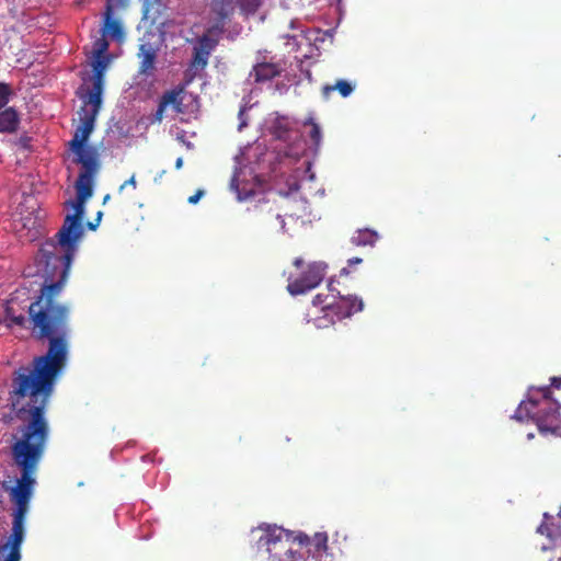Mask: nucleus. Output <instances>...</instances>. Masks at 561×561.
<instances>
[{
	"mask_svg": "<svg viewBox=\"0 0 561 561\" xmlns=\"http://www.w3.org/2000/svg\"><path fill=\"white\" fill-rule=\"evenodd\" d=\"M102 31L104 36H108L111 39L118 43L123 42L125 38L123 25L119 20L112 18V7L110 4L106 7Z\"/></svg>",
	"mask_w": 561,
	"mask_h": 561,
	"instance_id": "nucleus-14",
	"label": "nucleus"
},
{
	"mask_svg": "<svg viewBox=\"0 0 561 561\" xmlns=\"http://www.w3.org/2000/svg\"><path fill=\"white\" fill-rule=\"evenodd\" d=\"M355 90V84L345 79H339L334 84H325L321 88V95L329 100L333 92L337 91L342 98L350 96Z\"/></svg>",
	"mask_w": 561,
	"mask_h": 561,
	"instance_id": "nucleus-15",
	"label": "nucleus"
},
{
	"mask_svg": "<svg viewBox=\"0 0 561 561\" xmlns=\"http://www.w3.org/2000/svg\"><path fill=\"white\" fill-rule=\"evenodd\" d=\"M527 437L530 439V438H533V437H534V434H533V433H529V434L527 435Z\"/></svg>",
	"mask_w": 561,
	"mask_h": 561,
	"instance_id": "nucleus-34",
	"label": "nucleus"
},
{
	"mask_svg": "<svg viewBox=\"0 0 561 561\" xmlns=\"http://www.w3.org/2000/svg\"><path fill=\"white\" fill-rule=\"evenodd\" d=\"M327 265L324 263L314 262L307 266L301 275L287 285V289L291 295H301L316 288L325 276Z\"/></svg>",
	"mask_w": 561,
	"mask_h": 561,
	"instance_id": "nucleus-7",
	"label": "nucleus"
},
{
	"mask_svg": "<svg viewBox=\"0 0 561 561\" xmlns=\"http://www.w3.org/2000/svg\"><path fill=\"white\" fill-rule=\"evenodd\" d=\"M94 114H85L81 118V124L76 128L72 139L69 141L70 150L76 153V159H85L93 157L99 160L98 151L94 147L87 146V141L94 128Z\"/></svg>",
	"mask_w": 561,
	"mask_h": 561,
	"instance_id": "nucleus-5",
	"label": "nucleus"
},
{
	"mask_svg": "<svg viewBox=\"0 0 561 561\" xmlns=\"http://www.w3.org/2000/svg\"><path fill=\"white\" fill-rule=\"evenodd\" d=\"M19 123V115L14 108L9 107L0 112V133L15 131Z\"/></svg>",
	"mask_w": 561,
	"mask_h": 561,
	"instance_id": "nucleus-16",
	"label": "nucleus"
},
{
	"mask_svg": "<svg viewBox=\"0 0 561 561\" xmlns=\"http://www.w3.org/2000/svg\"><path fill=\"white\" fill-rule=\"evenodd\" d=\"M296 538L298 545L309 547V553L317 561H334V554L329 549L325 533H316L312 538L306 534H298Z\"/></svg>",
	"mask_w": 561,
	"mask_h": 561,
	"instance_id": "nucleus-8",
	"label": "nucleus"
},
{
	"mask_svg": "<svg viewBox=\"0 0 561 561\" xmlns=\"http://www.w3.org/2000/svg\"><path fill=\"white\" fill-rule=\"evenodd\" d=\"M271 134L279 140H286L290 133V124L287 117L277 116L270 126Z\"/></svg>",
	"mask_w": 561,
	"mask_h": 561,
	"instance_id": "nucleus-18",
	"label": "nucleus"
},
{
	"mask_svg": "<svg viewBox=\"0 0 561 561\" xmlns=\"http://www.w3.org/2000/svg\"><path fill=\"white\" fill-rule=\"evenodd\" d=\"M329 296H324L322 294H318L313 297L312 299V304L313 306H321L322 308L329 304L327 300H328Z\"/></svg>",
	"mask_w": 561,
	"mask_h": 561,
	"instance_id": "nucleus-23",
	"label": "nucleus"
},
{
	"mask_svg": "<svg viewBox=\"0 0 561 561\" xmlns=\"http://www.w3.org/2000/svg\"><path fill=\"white\" fill-rule=\"evenodd\" d=\"M82 170L76 181V199H69L65 206L73 209L67 214L62 226L54 238L46 240L37 255V270L44 278L39 295L28 306V317L15 314L12 306L5 308L9 325L28 329L36 341L53 340L68 343L70 307L57 300L69 274L72 260L84 234V204L93 194V178L99 170V160L93 157L75 159Z\"/></svg>",
	"mask_w": 561,
	"mask_h": 561,
	"instance_id": "nucleus-2",
	"label": "nucleus"
},
{
	"mask_svg": "<svg viewBox=\"0 0 561 561\" xmlns=\"http://www.w3.org/2000/svg\"><path fill=\"white\" fill-rule=\"evenodd\" d=\"M329 290L332 293L331 296L333 300L327 304L323 307V310L325 311V316L332 317L333 322L335 320L341 321L345 318H350L354 313L363 310V300L356 296H341L340 291H336L339 299L335 300L336 297L333 295L335 288L333 287L332 282L329 284Z\"/></svg>",
	"mask_w": 561,
	"mask_h": 561,
	"instance_id": "nucleus-6",
	"label": "nucleus"
},
{
	"mask_svg": "<svg viewBox=\"0 0 561 561\" xmlns=\"http://www.w3.org/2000/svg\"><path fill=\"white\" fill-rule=\"evenodd\" d=\"M275 217H276V219H277V220H279V226H280V228L283 229V228L285 227V220H284L283 216H282L280 214H278V213H277V214L275 215Z\"/></svg>",
	"mask_w": 561,
	"mask_h": 561,
	"instance_id": "nucleus-26",
	"label": "nucleus"
},
{
	"mask_svg": "<svg viewBox=\"0 0 561 561\" xmlns=\"http://www.w3.org/2000/svg\"><path fill=\"white\" fill-rule=\"evenodd\" d=\"M127 186H133V188L137 187L136 176L133 174L128 180H126L121 186L119 192L125 190Z\"/></svg>",
	"mask_w": 561,
	"mask_h": 561,
	"instance_id": "nucleus-24",
	"label": "nucleus"
},
{
	"mask_svg": "<svg viewBox=\"0 0 561 561\" xmlns=\"http://www.w3.org/2000/svg\"><path fill=\"white\" fill-rule=\"evenodd\" d=\"M108 49V42L106 41V38L103 36V37H100L95 41L94 43V54L98 58H100L103 54H105ZM96 60H100V59H96Z\"/></svg>",
	"mask_w": 561,
	"mask_h": 561,
	"instance_id": "nucleus-22",
	"label": "nucleus"
},
{
	"mask_svg": "<svg viewBox=\"0 0 561 561\" xmlns=\"http://www.w3.org/2000/svg\"><path fill=\"white\" fill-rule=\"evenodd\" d=\"M217 42L204 34L198 38L197 45L193 49L192 65L196 68L204 69L207 66L208 57L216 47Z\"/></svg>",
	"mask_w": 561,
	"mask_h": 561,
	"instance_id": "nucleus-13",
	"label": "nucleus"
},
{
	"mask_svg": "<svg viewBox=\"0 0 561 561\" xmlns=\"http://www.w3.org/2000/svg\"><path fill=\"white\" fill-rule=\"evenodd\" d=\"M110 197H111V196H110L108 194H107V195H105V196H104V198H103V203L108 202Z\"/></svg>",
	"mask_w": 561,
	"mask_h": 561,
	"instance_id": "nucleus-32",
	"label": "nucleus"
},
{
	"mask_svg": "<svg viewBox=\"0 0 561 561\" xmlns=\"http://www.w3.org/2000/svg\"><path fill=\"white\" fill-rule=\"evenodd\" d=\"M101 217H102V211H99L98 215H96L95 221L100 222Z\"/></svg>",
	"mask_w": 561,
	"mask_h": 561,
	"instance_id": "nucleus-31",
	"label": "nucleus"
},
{
	"mask_svg": "<svg viewBox=\"0 0 561 561\" xmlns=\"http://www.w3.org/2000/svg\"><path fill=\"white\" fill-rule=\"evenodd\" d=\"M43 342L48 343L47 352L34 357L31 366H22L13 373L9 391L11 410L20 422L13 436L11 454L14 463L21 469V478L10 492L15 508L11 534L0 545V561H21V547L25 537L24 520L35 483L33 476L49 436L46 408L56 378L68 359L69 343L59 340Z\"/></svg>",
	"mask_w": 561,
	"mask_h": 561,
	"instance_id": "nucleus-1",
	"label": "nucleus"
},
{
	"mask_svg": "<svg viewBox=\"0 0 561 561\" xmlns=\"http://www.w3.org/2000/svg\"><path fill=\"white\" fill-rule=\"evenodd\" d=\"M12 93V89L8 83L0 82V110L9 103Z\"/></svg>",
	"mask_w": 561,
	"mask_h": 561,
	"instance_id": "nucleus-21",
	"label": "nucleus"
},
{
	"mask_svg": "<svg viewBox=\"0 0 561 561\" xmlns=\"http://www.w3.org/2000/svg\"><path fill=\"white\" fill-rule=\"evenodd\" d=\"M284 68L280 62L260 61L250 71V78L256 83H265L282 75Z\"/></svg>",
	"mask_w": 561,
	"mask_h": 561,
	"instance_id": "nucleus-12",
	"label": "nucleus"
},
{
	"mask_svg": "<svg viewBox=\"0 0 561 561\" xmlns=\"http://www.w3.org/2000/svg\"><path fill=\"white\" fill-rule=\"evenodd\" d=\"M104 69L105 64L102 60H95L93 64L92 88L85 95V103L93 106L91 114H94V116L96 115L102 102Z\"/></svg>",
	"mask_w": 561,
	"mask_h": 561,
	"instance_id": "nucleus-9",
	"label": "nucleus"
},
{
	"mask_svg": "<svg viewBox=\"0 0 561 561\" xmlns=\"http://www.w3.org/2000/svg\"><path fill=\"white\" fill-rule=\"evenodd\" d=\"M203 195H204V191L198 190L194 195L190 196L187 201L190 204H196Z\"/></svg>",
	"mask_w": 561,
	"mask_h": 561,
	"instance_id": "nucleus-25",
	"label": "nucleus"
},
{
	"mask_svg": "<svg viewBox=\"0 0 561 561\" xmlns=\"http://www.w3.org/2000/svg\"><path fill=\"white\" fill-rule=\"evenodd\" d=\"M378 240V233L371 229H359L351 238V243L355 247H373Z\"/></svg>",
	"mask_w": 561,
	"mask_h": 561,
	"instance_id": "nucleus-17",
	"label": "nucleus"
},
{
	"mask_svg": "<svg viewBox=\"0 0 561 561\" xmlns=\"http://www.w3.org/2000/svg\"><path fill=\"white\" fill-rule=\"evenodd\" d=\"M183 165V158L182 157H179L175 161V168L179 170L181 169Z\"/></svg>",
	"mask_w": 561,
	"mask_h": 561,
	"instance_id": "nucleus-28",
	"label": "nucleus"
},
{
	"mask_svg": "<svg viewBox=\"0 0 561 561\" xmlns=\"http://www.w3.org/2000/svg\"><path fill=\"white\" fill-rule=\"evenodd\" d=\"M137 58L139 59L138 75L145 77L153 76L157 70L158 49L150 43L140 44Z\"/></svg>",
	"mask_w": 561,
	"mask_h": 561,
	"instance_id": "nucleus-11",
	"label": "nucleus"
},
{
	"mask_svg": "<svg viewBox=\"0 0 561 561\" xmlns=\"http://www.w3.org/2000/svg\"><path fill=\"white\" fill-rule=\"evenodd\" d=\"M263 534L257 540V548L268 553L271 561H298L300 554L294 549L296 535L276 525L261 527Z\"/></svg>",
	"mask_w": 561,
	"mask_h": 561,
	"instance_id": "nucleus-4",
	"label": "nucleus"
},
{
	"mask_svg": "<svg viewBox=\"0 0 561 561\" xmlns=\"http://www.w3.org/2000/svg\"><path fill=\"white\" fill-rule=\"evenodd\" d=\"M306 125H310V131H309V137L311 139V141L313 142V145L316 147H318L321 142V129H320V126L313 122L312 118L308 119L306 123Z\"/></svg>",
	"mask_w": 561,
	"mask_h": 561,
	"instance_id": "nucleus-20",
	"label": "nucleus"
},
{
	"mask_svg": "<svg viewBox=\"0 0 561 561\" xmlns=\"http://www.w3.org/2000/svg\"><path fill=\"white\" fill-rule=\"evenodd\" d=\"M360 262H362V259H359V257L350 259L348 260V265L358 264Z\"/></svg>",
	"mask_w": 561,
	"mask_h": 561,
	"instance_id": "nucleus-30",
	"label": "nucleus"
},
{
	"mask_svg": "<svg viewBox=\"0 0 561 561\" xmlns=\"http://www.w3.org/2000/svg\"><path fill=\"white\" fill-rule=\"evenodd\" d=\"M302 264H304L302 259H300V257L295 259V261H294V265H295L296 267L300 268V267L302 266Z\"/></svg>",
	"mask_w": 561,
	"mask_h": 561,
	"instance_id": "nucleus-27",
	"label": "nucleus"
},
{
	"mask_svg": "<svg viewBox=\"0 0 561 561\" xmlns=\"http://www.w3.org/2000/svg\"><path fill=\"white\" fill-rule=\"evenodd\" d=\"M341 274H348V271L346 267H343L342 271H341Z\"/></svg>",
	"mask_w": 561,
	"mask_h": 561,
	"instance_id": "nucleus-33",
	"label": "nucleus"
},
{
	"mask_svg": "<svg viewBox=\"0 0 561 561\" xmlns=\"http://www.w3.org/2000/svg\"><path fill=\"white\" fill-rule=\"evenodd\" d=\"M560 388L561 377H552L550 386L539 389L542 398V401L540 402L541 408L536 411L539 403L534 399H529L524 404H520L516 411L515 417L520 420L522 411L525 410L535 421L541 434H552L561 437V419L559 408L556 405L557 400L552 398V389Z\"/></svg>",
	"mask_w": 561,
	"mask_h": 561,
	"instance_id": "nucleus-3",
	"label": "nucleus"
},
{
	"mask_svg": "<svg viewBox=\"0 0 561 561\" xmlns=\"http://www.w3.org/2000/svg\"><path fill=\"white\" fill-rule=\"evenodd\" d=\"M183 87H178L165 91L159 100L158 108L153 114V122H161L169 106H171L178 114L183 113Z\"/></svg>",
	"mask_w": 561,
	"mask_h": 561,
	"instance_id": "nucleus-10",
	"label": "nucleus"
},
{
	"mask_svg": "<svg viewBox=\"0 0 561 561\" xmlns=\"http://www.w3.org/2000/svg\"><path fill=\"white\" fill-rule=\"evenodd\" d=\"M98 226H99V222H98V221H95V222H91V221H89V222L87 224V227H88L90 230H95V228H96Z\"/></svg>",
	"mask_w": 561,
	"mask_h": 561,
	"instance_id": "nucleus-29",
	"label": "nucleus"
},
{
	"mask_svg": "<svg viewBox=\"0 0 561 561\" xmlns=\"http://www.w3.org/2000/svg\"><path fill=\"white\" fill-rule=\"evenodd\" d=\"M240 0H220L214 4L213 10L217 16L224 21L233 13L236 4Z\"/></svg>",
	"mask_w": 561,
	"mask_h": 561,
	"instance_id": "nucleus-19",
	"label": "nucleus"
}]
</instances>
